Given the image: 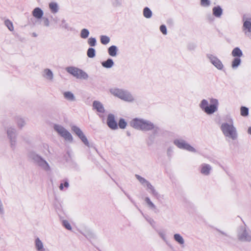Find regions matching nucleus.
<instances>
[{"label":"nucleus","instance_id":"nucleus-49","mask_svg":"<svg viewBox=\"0 0 251 251\" xmlns=\"http://www.w3.org/2000/svg\"><path fill=\"white\" fill-rule=\"evenodd\" d=\"M43 21L44 26L48 27L50 25L49 20L48 18L44 17L43 18Z\"/></svg>","mask_w":251,"mask_h":251},{"label":"nucleus","instance_id":"nucleus-35","mask_svg":"<svg viewBox=\"0 0 251 251\" xmlns=\"http://www.w3.org/2000/svg\"><path fill=\"white\" fill-rule=\"evenodd\" d=\"M4 25L10 31H12L14 30L13 24L9 19L4 21Z\"/></svg>","mask_w":251,"mask_h":251},{"label":"nucleus","instance_id":"nucleus-38","mask_svg":"<svg viewBox=\"0 0 251 251\" xmlns=\"http://www.w3.org/2000/svg\"><path fill=\"white\" fill-rule=\"evenodd\" d=\"M100 42L103 45H106L110 42V38L106 35L100 36Z\"/></svg>","mask_w":251,"mask_h":251},{"label":"nucleus","instance_id":"nucleus-9","mask_svg":"<svg viewBox=\"0 0 251 251\" xmlns=\"http://www.w3.org/2000/svg\"><path fill=\"white\" fill-rule=\"evenodd\" d=\"M54 130L63 137L65 140L72 142L73 138L71 134L62 126L59 124H55L53 126Z\"/></svg>","mask_w":251,"mask_h":251},{"label":"nucleus","instance_id":"nucleus-4","mask_svg":"<svg viewBox=\"0 0 251 251\" xmlns=\"http://www.w3.org/2000/svg\"><path fill=\"white\" fill-rule=\"evenodd\" d=\"M28 157L35 165L39 167L42 170L49 172L50 171V167L49 163L40 155L34 151H30L28 154Z\"/></svg>","mask_w":251,"mask_h":251},{"label":"nucleus","instance_id":"nucleus-19","mask_svg":"<svg viewBox=\"0 0 251 251\" xmlns=\"http://www.w3.org/2000/svg\"><path fill=\"white\" fill-rule=\"evenodd\" d=\"M42 76L49 81H52L53 79V74L51 70L48 68L44 69L42 72Z\"/></svg>","mask_w":251,"mask_h":251},{"label":"nucleus","instance_id":"nucleus-16","mask_svg":"<svg viewBox=\"0 0 251 251\" xmlns=\"http://www.w3.org/2000/svg\"><path fill=\"white\" fill-rule=\"evenodd\" d=\"M107 125L108 127L113 130L118 128L117 123L115 120V116L113 114H109L107 118Z\"/></svg>","mask_w":251,"mask_h":251},{"label":"nucleus","instance_id":"nucleus-34","mask_svg":"<svg viewBox=\"0 0 251 251\" xmlns=\"http://www.w3.org/2000/svg\"><path fill=\"white\" fill-rule=\"evenodd\" d=\"M145 201L146 202L148 206L152 210H155L156 209V205L151 201L149 197H146L145 198Z\"/></svg>","mask_w":251,"mask_h":251},{"label":"nucleus","instance_id":"nucleus-25","mask_svg":"<svg viewBox=\"0 0 251 251\" xmlns=\"http://www.w3.org/2000/svg\"><path fill=\"white\" fill-rule=\"evenodd\" d=\"M32 15L37 19H40L42 18L44 12L43 10L39 7H36L32 11Z\"/></svg>","mask_w":251,"mask_h":251},{"label":"nucleus","instance_id":"nucleus-28","mask_svg":"<svg viewBox=\"0 0 251 251\" xmlns=\"http://www.w3.org/2000/svg\"><path fill=\"white\" fill-rule=\"evenodd\" d=\"M118 48L116 46H110L108 49V52L111 56H116L117 54Z\"/></svg>","mask_w":251,"mask_h":251},{"label":"nucleus","instance_id":"nucleus-42","mask_svg":"<svg viewBox=\"0 0 251 251\" xmlns=\"http://www.w3.org/2000/svg\"><path fill=\"white\" fill-rule=\"evenodd\" d=\"M97 41L95 38L90 37L88 40V44L91 47H95L96 45Z\"/></svg>","mask_w":251,"mask_h":251},{"label":"nucleus","instance_id":"nucleus-52","mask_svg":"<svg viewBox=\"0 0 251 251\" xmlns=\"http://www.w3.org/2000/svg\"><path fill=\"white\" fill-rule=\"evenodd\" d=\"M63 183H61L60 184V186H59V189L61 190H63Z\"/></svg>","mask_w":251,"mask_h":251},{"label":"nucleus","instance_id":"nucleus-14","mask_svg":"<svg viewBox=\"0 0 251 251\" xmlns=\"http://www.w3.org/2000/svg\"><path fill=\"white\" fill-rule=\"evenodd\" d=\"M71 129L86 146L89 147V143L86 137L79 127L75 126H73Z\"/></svg>","mask_w":251,"mask_h":251},{"label":"nucleus","instance_id":"nucleus-12","mask_svg":"<svg viewBox=\"0 0 251 251\" xmlns=\"http://www.w3.org/2000/svg\"><path fill=\"white\" fill-rule=\"evenodd\" d=\"M206 57L208 59L210 63L218 70H222L224 67L222 61L216 56L208 53L206 54Z\"/></svg>","mask_w":251,"mask_h":251},{"label":"nucleus","instance_id":"nucleus-26","mask_svg":"<svg viewBox=\"0 0 251 251\" xmlns=\"http://www.w3.org/2000/svg\"><path fill=\"white\" fill-rule=\"evenodd\" d=\"M175 241L181 247H184L185 241L183 237L179 233H176L174 235Z\"/></svg>","mask_w":251,"mask_h":251},{"label":"nucleus","instance_id":"nucleus-1","mask_svg":"<svg viewBox=\"0 0 251 251\" xmlns=\"http://www.w3.org/2000/svg\"><path fill=\"white\" fill-rule=\"evenodd\" d=\"M220 129L227 139L234 141L238 139V131L236 127L234 126L233 120L231 118H229L227 122L223 123Z\"/></svg>","mask_w":251,"mask_h":251},{"label":"nucleus","instance_id":"nucleus-37","mask_svg":"<svg viewBox=\"0 0 251 251\" xmlns=\"http://www.w3.org/2000/svg\"><path fill=\"white\" fill-rule=\"evenodd\" d=\"M89 31L87 29L83 28L81 30L80 37L83 39L87 38L89 35Z\"/></svg>","mask_w":251,"mask_h":251},{"label":"nucleus","instance_id":"nucleus-21","mask_svg":"<svg viewBox=\"0 0 251 251\" xmlns=\"http://www.w3.org/2000/svg\"><path fill=\"white\" fill-rule=\"evenodd\" d=\"M242 30L246 36L248 37L251 36V22L250 21L246 20L244 22Z\"/></svg>","mask_w":251,"mask_h":251},{"label":"nucleus","instance_id":"nucleus-56","mask_svg":"<svg viewBox=\"0 0 251 251\" xmlns=\"http://www.w3.org/2000/svg\"><path fill=\"white\" fill-rule=\"evenodd\" d=\"M220 232L221 233H222V234H223V235H225L227 236L226 234V233H224V232H222V231H220Z\"/></svg>","mask_w":251,"mask_h":251},{"label":"nucleus","instance_id":"nucleus-7","mask_svg":"<svg viewBox=\"0 0 251 251\" xmlns=\"http://www.w3.org/2000/svg\"><path fill=\"white\" fill-rule=\"evenodd\" d=\"M238 239L242 242H250L251 241V231L246 226H240L237 231Z\"/></svg>","mask_w":251,"mask_h":251},{"label":"nucleus","instance_id":"nucleus-36","mask_svg":"<svg viewBox=\"0 0 251 251\" xmlns=\"http://www.w3.org/2000/svg\"><path fill=\"white\" fill-rule=\"evenodd\" d=\"M87 55L89 58H94L96 55V51L94 48H89L87 51Z\"/></svg>","mask_w":251,"mask_h":251},{"label":"nucleus","instance_id":"nucleus-20","mask_svg":"<svg viewBox=\"0 0 251 251\" xmlns=\"http://www.w3.org/2000/svg\"><path fill=\"white\" fill-rule=\"evenodd\" d=\"M7 133L11 141V145L13 146L15 145L16 135V129L13 127H9L7 129Z\"/></svg>","mask_w":251,"mask_h":251},{"label":"nucleus","instance_id":"nucleus-48","mask_svg":"<svg viewBox=\"0 0 251 251\" xmlns=\"http://www.w3.org/2000/svg\"><path fill=\"white\" fill-rule=\"evenodd\" d=\"M113 5L114 7H120L122 5V1L120 0H114L113 2Z\"/></svg>","mask_w":251,"mask_h":251},{"label":"nucleus","instance_id":"nucleus-30","mask_svg":"<svg viewBox=\"0 0 251 251\" xmlns=\"http://www.w3.org/2000/svg\"><path fill=\"white\" fill-rule=\"evenodd\" d=\"M101 65L105 68H111L114 65V62L112 59L108 58L106 61L102 62Z\"/></svg>","mask_w":251,"mask_h":251},{"label":"nucleus","instance_id":"nucleus-46","mask_svg":"<svg viewBox=\"0 0 251 251\" xmlns=\"http://www.w3.org/2000/svg\"><path fill=\"white\" fill-rule=\"evenodd\" d=\"M158 234L159 236L166 242H167V238L166 234L164 232L159 231H158Z\"/></svg>","mask_w":251,"mask_h":251},{"label":"nucleus","instance_id":"nucleus-23","mask_svg":"<svg viewBox=\"0 0 251 251\" xmlns=\"http://www.w3.org/2000/svg\"><path fill=\"white\" fill-rule=\"evenodd\" d=\"M35 248L37 251H46V249L44 248L43 243L37 237L35 240Z\"/></svg>","mask_w":251,"mask_h":251},{"label":"nucleus","instance_id":"nucleus-55","mask_svg":"<svg viewBox=\"0 0 251 251\" xmlns=\"http://www.w3.org/2000/svg\"><path fill=\"white\" fill-rule=\"evenodd\" d=\"M32 36L35 37H37V34L35 32L32 33Z\"/></svg>","mask_w":251,"mask_h":251},{"label":"nucleus","instance_id":"nucleus-32","mask_svg":"<svg viewBox=\"0 0 251 251\" xmlns=\"http://www.w3.org/2000/svg\"><path fill=\"white\" fill-rule=\"evenodd\" d=\"M64 97L66 99L71 101L75 100L74 95L71 92H65L64 93Z\"/></svg>","mask_w":251,"mask_h":251},{"label":"nucleus","instance_id":"nucleus-27","mask_svg":"<svg viewBox=\"0 0 251 251\" xmlns=\"http://www.w3.org/2000/svg\"><path fill=\"white\" fill-rule=\"evenodd\" d=\"M231 54L234 57L240 58L243 56V52L239 48L236 47L232 50Z\"/></svg>","mask_w":251,"mask_h":251},{"label":"nucleus","instance_id":"nucleus-17","mask_svg":"<svg viewBox=\"0 0 251 251\" xmlns=\"http://www.w3.org/2000/svg\"><path fill=\"white\" fill-rule=\"evenodd\" d=\"M212 170L211 166L206 163L201 164L199 167V171L201 174L205 176L210 175Z\"/></svg>","mask_w":251,"mask_h":251},{"label":"nucleus","instance_id":"nucleus-3","mask_svg":"<svg viewBox=\"0 0 251 251\" xmlns=\"http://www.w3.org/2000/svg\"><path fill=\"white\" fill-rule=\"evenodd\" d=\"M28 157L35 165L39 167L42 170L49 172L50 171V167L49 163L40 155L34 151H30L28 154Z\"/></svg>","mask_w":251,"mask_h":251},{"label":"nucleus","instance_id":"nucleus-59","mask_svg":"<svg viewBox=\"0 0 251 251\" xmlns=\"http://www.w3.org/2000/svg\"><path fill=\"white\" fill-rule=\"evenodd\" d=\"M85 237H86L87 238H88V236H87V235H85Z\"/></svg>","mask_w":251,"mask_h":251},{"label":"nucleus","instance_id":"nucleus-22","mask_svg":"<svg viewBox=\"0 0 251 251\" xmlns=\"http://www.w3.org/2000/svg\"><path fill=\"white\" fill-rule=\"evenodd\" d=\"M93 109H95L99 113H104L105 109L103 105L99 101L94 100L93 102Z\"/></svg>","mask_w":251,"mask_h":251},{"label":"nucleus","instance_id":"nucleus-10","mask_svg":"<svg viewBox=\"0 0 251 251\" xmlns=\"http://www.w3.org/2000/svg\"><path fill=\"white\" fill-rule=\"evenodd\" d=\"M174 144L178 148L192 152H196L197 150L182 138H177L174 140Z\"/></svg>","mask_w":251,"mask_h":251},{"label":"nucleus","instance_id":"nucleus-44","mask_svg":"<svg viewBox=\"0 0 251 251\" xmlns=\"http://www.w3.org/2000/svg\"><path fill=\"white\" fill-rule=\"evenodd\" d=\"M62 224L63 226L68 230H71L72 229V226L68 221L63 220Z\"/></svg>","mask_w":251,"mask_h":251},{"label":"nucleus","instance_id":"nucleus-24","mask_svg":"<svg viewBox=\"0 0 251 251\" xmlns=\"http://www.w3.org/2000/svg\"><path fill=\"white\" fill-rule=\"evenodd\" d=\"M213 15L216 18H220L223 14V10L219 5L215 6L212 8Z\"/></svg>","mask_w":251,"mask_h":251},{"label":"nucleus","instance_id":"nucleus-33","mask_svg":"<svg viewBox=\"0 0 251 251\" xmlns=\"http://www.w3.org/2000/svg\"><path fill=\"white\" fill-rule=\"evenodd\" d=\"M143 15L146 18H151L152 15V11L149 7H146L143 9Z\"/></svg>","mask_w":251,"mask_h":251},{"label":"nucleus","instance_id":"nucleus-31","mask_svg":"<svg viewBox=\"0 0 251 251\" xmlns=\"http://www.w3.org/2000/svg\"><path fill=\"white\" fill-rule=\"evenodd\" d=\"M241 59L238 57H235L232 61L231 67L233 69H237L241 64Z\"/></svg>","mask_w":251,"mask_h":251},{"label":"nucleus","instance_id":"nucleus-39","mask_svg":"<svg viewBox=\"0 0 251 251\" xmlns=\"http://www.w3.org/2000/svg\"><path fill=\"white\" fill-rule=\"evenodd\" d=\"M241 115L242 116L245 117L249 115V109L245 106H242L240 109Z\"/></svg>","mask_w":251,"mask_h":251},{"label":"nucleus","instance_id":"nucleus-53","mask_svg":"<svg viewBox=\"0 0 251 251\" xmlns=\"http://www.w3.org/2000/svg\"><path fill=\"white\" fill-rule=\"evenodd\" d=\"M248 133L251 135V127H249L248 129Z\"/></svg>","mask_w":251,"mask_h":251},{"label":"nucleus","instance_id":"nucleus-11","mask_svg":"<svg viewBox=\"0 0 251 251\" xmlns=\"http://www.w3.org/2000/svg\"><path fill=\"white\" fill-rule=\"evenodd\" d=\"M135 176L142 185L147 187V190L150 194L154 197H158V193L149 181L138 175H135Z\"/></svg>","mask_w":251,"mask_h":251},{"label":"nucleus","instance_id":"nucleus-41","mask_svg":"<svg viewBox=\"0 0 251 251\" xmlns=\"http://www.w3.org/2000/svg\"><path fill=\"white\" fill-rule=\"evenodd\" d=\"M127 125L126 122L124 119H120L119 121V126L121 129H125Z\"/></svg>","mask_w":251,"mask_h":251},{"label":"nucleus","instance_id":"nucleus-29","mask_svg":"<svg viewBox=\"0 0 251 251\" xmlns=\"http://www.w3.org/2000/svg\"><path fill=\"white\" fill-rule=\"evenodd\" d=\"M49 8L53 13H56L58 12L59 10V7L57 3L51 2L49 3Z\"/></svg>","mask_w":251,"mask_h":251},{"label":"nucleus","instance_id":"nucleus-57","mask_svg":"<svg viewBox=\"0 0 251 251\" xmlns=\"http://www.w3.org/2000/svg\"><path fill=\"white\" fill-rule=\"evenodd\" d=\"M53 21H54L55 23H56V22H57V20L56 19H53Z\"/></svg>","mask_w":251,"mask_h":251},{"label":"nucleus","instance_id":"nucleus-47","mask_svg":"<svg viewBox=\"0 0 251 251\" xmlns=\"http://www.w3.org/2000/svg\"><path fill=\"white\" fill-rule=\"evenodd\" d=\"M160 30L161 32L164 35H166L167 34V28H166V26L165 25H161L160 26Z\"/></svg>","mask_w":251,"mask_h":251},{"label":"nucleus","instance_id":"nucleus-18","mask_svg":"<svg viewBox=\"0 0 251 251\" xmlns=\"http://www.w3.org/2000/svg\"><path fill=\"white\" fill-rule=\"evenodd\" d=\"M144 120L143 119L134 118L130 122V125L133 128L141 130Z\"/></svg>","mask_w":251,"mask_h":251},{"label":"nucleus","instance_id":"nucleus-5","mask_svg":"<svg viewBox=\"0 0 251 251\" xmlns=\"http://www.w3.org/2000/svg\"><path fill=\"white\" fill-rule=\"evenodd\" d=\"M28 157L35 165L39 167L42 170L49 172L50 171V167L49 163L40 155L34 151H30L28 154Z\"/></svg>","mask_w":251,"mask_h":251},{"label":"nucleus","instance_id":"nucleus-50","mask_svg":"<svg viewBox=\"0 0 251 251\" xmlns=\"http://www.w3.org/2000/svg\"><path fill=\"white\" fill-rule=\"evenodd\" d=\"M61 26L65 29H68V25L66 23V21L65 20H62L61 21Z\"/></svg>","mask_w":251,"mask_h":251},{"label":"nucleus","instance_id":"nucleus-6","mask_svg":"<svg viewBox=\"0 0 251 251\" xmlns=\"http://www.w3.org/2000/svg\"><path fill=\"white\" fill-rule=\"evenodd\" d=\"M110 93L119 99L128 102H132L134 98L132 94L127 90L114 88L110 90Z\"/></svg>","mask_w":251,"mask_h":251},{"label":"nucleus","instance_id":"nucleus-43","mask_svg":"<svg viewBox=\"0 0 251 251\" xmlns=\"http://www.w3.org/2000/svg\"><path fill=\"white\" fill-rule=\"evenodd\" d=\"M147 221L152 226L154 227L155 222L154 220L148 216H144Z\"/></svg>","mask_w":251,"mask_h":251},{"label":"nucleus","instance_id":"nucleus-45","mask_svg":"<svg viewBox=\"0 0 251 251\" xmlns=\"http://www.w3.org/2000/svg\"><path fill=\"white\" fill-rule=\"evenodd\" d=\"M201 4L204 7H208L210 4V1L209 0H201Z\"/></svg>","mask_w":251,"mask_h":251},{"label":"nucleus","instance_id":"nucleus-15","mask_svg":"<svg viewBox=\"0 0 251 251\" xmlns=\"http://www.w3.org/2000/svg\"><path fill=\"white\" fill-rule=\"evenodd\" d=\"M71 129L86 146L89 147V143L86 137L79 127L75 126H73Z\"/></svg>","mask_w":251,"mask_h":251},{"label":"nucleus","instance_id":"nucleus-40","mask_svg":"<svg viewBox=\"0 0 251 251\" xmlns=\"http://www.w3.org/2000/svg\"><path fill=\"white\" fill-rule=\"evenodd\" d=\"M17 124L19 127L22 128L25 125V122L24 119L22 118H18L17 120Z\"/></svg>","mask_w":251,"mask_h":251},{"label":"nucleus","instance_id":"nucleus-58","mask_svg":"<svg viewBox=\"0 0 251 251\" xmlns=\"http://www.w3.org/2000/svg\"><path fill=\"white\" fill-rule=\"evenodd\" d=\"M190 49L191 50H193V49H194V47H193L192 48H190Z\"/></svg>","mask_w":251,"mask_h":251},{"label":"nucleus","instance_id":"nucleus-8","mask_svg":"<svg viewBox=\"0 0 251 251\" xmlns=\"http://www.w3.org/2000/svg\"><path fill=\"white\" fill-rule=\"evenodd\" d=\"M66 71L77 79L86 80L88 78V75L86 72L75 67H68L66 68Z\"/></svg>","mask_w":251,"mask_h":251},{"label":"nucleus","instance_id":"nucleus-13","mask_svg":"<svg viewBox=\"0 0 251 251\" xmlns=\"http://www.w3.org/2000/svg\"><path fill=\"white\" fill-rule=\"evenodd\" d=\"M151 130H153V134L155 136L158 133L159 128L151 121L145 120L141 130L147 131Z\"/></svg>","mask_w":251,"mask_h":251},{"label":"nucleus","instance_id":"nucleus-51","mask_svg":"<svg viewBox=\"0 0 251 251\" xmlns=\"http://www.w3.org/2000/svg\"><path fill=\"white\" fill-rule=\"evenodd\" d=\"M63 185L64 186V187H66V188H67L69 187V184L68 182V181H66L64 182V183Z\"/></svg>","mask_w":251,"mask_h":251},{"label":"nucleus","instance_id":"nucleus-2","mask_svg":"<svg viewBox=\"0 0 251 251\" xmlns=\"http://www.w3.org/2000/svg\"><path fill=\"white\" fill-rule=\"evenodd\" d=\"M218 100L214 98H209V101L203 99L199 104L200 108L207 115H211L218 111Z\"/></svg>","mask_w":251,"mask_h":251},{"label":"nucleus","instance_id":"nucleus-54","mask_svg":"<svg viewBox=\"0 0 251 251\" xmlns=\"http://www.w3.org/2000/svg\"><path fill=\"white\" fill-rule=\"evenodd\" d=\"M124 193H125V195H126L128 197V198L129 200H130V196H129L128 194H127V193H126L125 192H124Z\"/></svg>","mask_w":251,"mask_h":251}]
</instances>
